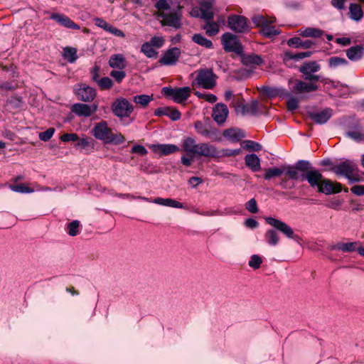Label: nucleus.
Segmentation results:
<instances>
[{"instance_id": "23", "label": "nucleus", "mask_w": 364, "mask_h": 364, "mask_svg": "<svg viewBox=\"0 0 364 364\" xmlns=\"http://www.w3.org/2000/svg\"><path fill=\"white\" fill-rule=\"evenodd\" d=\"M323 178L321 173L316 170L309 171L304 173V179L307 180L311 187L318 188Z\"/></svg>"}, {"instance_id": "49", "label": "nucleus", "mask_w": 364, "mask_h": 364, "mask_svg": "<svg viewBox=\"0 0 364 364\" xmlns=\"http://www.w3.org/2000/svg\"><path fill=\"white\" fill-rule=\"evenodd\" d=\"M258 103L257 102H252L250 104L245 105L243 107L244 114H255L257 112Z\"/></svg>"}, {"instance_id": "21", "label": "nucleus", "mask_w": 364, "mask_h": 364, "mask_svg": "<svg viewBox=\"0 0 364 364\" xmlns=\"http://www.w3.org/2000/svg\"><path fill=\"white\" fill-rule=\"evenodd\" d=\"M196 155L207 157H216L217 149L215 146L206 143L198 144Z\"/></svg>"}, {"instance_id": "50", "label": "nucleus", "mask_w": 364, "mask_h": 364, "mask_svg": "<svg viewBox=\"0 0 364 364\" xmlns=\"http://www.w3.org/2000/svg\"><path fill=\"white\" fill-rule=\"evenodd\" d=\"M347 60L345 58H339L337 56L331 57L329 59V65L331 68H336L339 65H346Z\"/></svg>"}, {"instance_id": "27", "label": "nucleus", "mask_w": 364, "mask_h": 364, "mask_svg": "<svg viewBox=\"0 0 364 364\" xmlns=\"http://www.w3.org/2000/svg\"><path fill=\"white\" fill-rule=\"evenodd\" d=\"M182 146L188 155H196L198 144L192 137H187L183 140Z\"/></svg>"}, {"instance_id": "54", "label": "nucleus", "mask_w": 364, "mask_h": 364, "mask_svg": "<svg viewBox=\"0 0 364 364\" xmlns=\"http://www.w3.org/2000/svg\"><path fill=\"white\" fill-rule=\"evenodd\" d=\"M195 129L198 133L202 134L203 136H208L209 134V131L201 122L198 121L195 123Z\"/></svg>"}, {"instance_id": "43", "label": "nucleus", "mask_w": 364, "mask_h": 364, "mask_svg": "<svg viewBox=\"0 0 364 364\" xmlns=\"http://www.w3.org/2000/svg\"><path fill=\"white\" fill-rule=\"evenodd\" d=\"M67 232L70 236H76L80 232V222L73 220L67 225Z\"/></svg>"}, {"instance_id": "63", "label": "nucleus", "mask_w": 364, "mask_h": 364, "mask_svg": "<svg viewBox=\"0 0 364 364\" xmlns=\"http://www.w3.org/2000/svg\"><path fill=\"white\" fill-rule=\"evenodd\" d=\"M287 106L289 111H294L298 108V100L294 97H291L288 100Z\"/></svg>"}, {"instance_id": "16", "label": "nucleus", "mask_w": 364, "mask_h": 364, "mask_svg": "<svg viewBox=\"0 0 364 364\" xmlns=\"http://www.w3.org/2000/svg\"><path fill=\"white\" fill-rule=\"evenodd\" d=\"M149 147L153 152L160 156L169 155L180 150L179 147L174 144H150Z\"/></svg>"}, {"instance_id": "20", "label": "nucleus", "mask_w": 364, "mask_h": 364, "mask_svg": "<svg viewBox=\"0 0 364 364\" xmlns=\"http://www.w3.org/2000/svg\"><path fill=\"white\" fill-rule=\"evenodd\" d=\"M333 110L331 108H325L321 111L310 114V117L317 124H325L332 117Z\"/></svg>"}, {"instance_id": "39", "label": "nucleus", "mask_w": 364, "mask_h": 364, "mask_svg": "<svg viewBox=\"0 0 364 364\" xmlns=\"http://www.w3.org/2000/svg\"><path fill=\"white\" fill-rule=\"evenodd\" d=\"M192 40L196 43L201 46H203L206 48H210L213 46V43L210 40L203 36L201 34L193 35V36L192 37Z\"/></svg>"}, {"instance_id": "10", "label": "nucleus", "mask_w": 364, "mask_h": 364, "mask_svg": "<svg viewBox=\"0 0 364 364\" xmlns=\"http://www.w3.org/2000/svg\"><path fill=\"white\" fill-rule=\"evenodd\" d=\"M221 41L224 49L226 51H232L236 53H240L242 51L241 44L236 36L226 33L223 35Z\"/></svg>"}, {"instance_id": "33", "label": "nucleus", "mask_w": 364, "mask_h": 364, "mask_svg": "<svg viewBox=\"0 0 364 364\" xmlns=\"http://www.w3.org/2000/svg\"><path fill=\"white\" fill-rule=\"evenodd\" d=\"M191 15L195 17H200L205 21L212 20L213 18V11L209 10H202L201 7L193 8L191 11Z\"/></svg>"}, {"instance_id": "6", "label": "nucleus", "mask_w": 364, "mask_h": 364, "mask_svg": "<svg viewBox=\"0 0 364 364\" xmlns=\"http://www.w3.org/2000/svg\"><path fill=\"white\" fill-rule=\"evenodd\" d=\"M264 220L268 225L281 232L287 237L292 239L297 242H300L301 237L296 235L294 230L286 223L272 217H266Z\"/></svg>"}, {"instance_id": "40", "label": "nucleus", "mask_w": 364, "mask_h": 364, "mask_svg": "<svg viewBox=\"0 0 364 364\" xmlns=\"http://www.w3.org/2000/svg\"><path fill=\"white\" fill-rule=\"evenodd\" d=\"M284 166L282 168H270L265 171L264 178L266 180H269L273 177H277L281 176L283 173H284Z\"/></svg>"}, {"instance_id": "7", "label": "nucleus", "mask_w": 364, "mask_h": 364, "mask_svg": "<svg viewBox=\"0 0 364 364\" xmlns=\"http://www.w3.org/2000/svg\"><path fill=\"white\" fill-rule=\"evenodd\" d=\"M191 89L189 87L171 88L164 87L162 93L166 97H171L175 102L181 104L186 101L191 95Z\"/></svg>"}, {"instance_id": "11", "label": "nucleus", "mask_w": 364, "mask_h": 364, "mask_svg": "<svg viewBox=\"0 0 364 364\" xmlns=\"http://www.w3.org/2000/svg\"><path fill=\"white\" fill-rule=\"evenodd\" d=\"M228 27L236 33H244L248 30L247 18L242 16L231 15L228 18Z\"/></svg>"}, {"instance_id": "46", "label": "nucleus", "mask_w": 364, "mask_h": 364, "mask_svg": "<svg viewBox=\"0 0 364 364\" xmlns=\"http://www.w3.org/2000/svg\"><path fill=\"white\" fill-rule=\"evenodd\" d=\"M195 95H196L200 99H203L206 102H208L210 103H214L217 101V97L210 93L207 92H200L198 91L195 92Z\"/></svg>"}, {"instance_id": "4", "label": "nucleus", "mask_w": 364, "mask_h": 364, "mask_svg": "<svg viewBox=\"0 0 364 364\" xmlns=\"http://www.w3.org/2000/svg\"><path fill=\"white\" fill-rule=\"evenodd\" d=\"M252 21L257 27L261 28L259 32L265 37L272 38L279 33V31L271 25L275 22L274 17L257 14L252 17Z\"/></svg>"}, {"instance_id": "1", "label": "nucleus", "mask_w": 364, "mask_h": 364, "mask_svg": "<svg viewBox=\"0 0 364 364\" xmlns=\"http://www.w3.org/2000/svg\"><path fill=\"white\" fill-rule=\"evenodd\" d=\"M156 16L161 18V23L174 28L181 26L182 6L174 0H159L155 4Z\"/></svg>"}, {"instance_id": "18", "label": "nucleus", "mask_w": 364, "mask_h": 364, "mask_svg": "<svg viewBox=\"0 0 364 364\" xmlns=\"http://www.w3.org/2000/svg\"><path fill=\"white\" fill-rule=\"evenodd\" d=\"M228 107L221 103L215 105L213 110V118L218 124H223L225 122L228 115Z\"/></svg>"}, {"instance_id": "35", "label": "nucleus", "mask_w": 364, "mask_h": 364, "mask_svg": "<svg viewBox=\"0 0 364 364\" xmlns=\"http://www.w3.org/2000/svg\"><path fill=\"white\" fill-rule=\"evenodd\" d=\"M284 173H286L290 178L294 180H304V173H301L298 168L294 166H284Z\"/></svg>"}, {"instance_id": "38", "label": "nucleus", "mask_w": 364, "mask_h": 364, "mask_svg": "<svg viewBox=\"0 0 364 364\" xmlns=\"http://www.w3.org/2000/svg\"><path fill=\"white\" fill-rule=\"evenodd\" d=\"M266 242L271 246H276L279 242V237L274 230H268L264 234Z\"/></svg>"}, {"instance_id": "3", "label": "nucleus", "mask_w": 364, "mask_h": 364, "mask_svg": "<svg viewBox=\"0 0 364 364\" xmlns=\"http://www.w3.org/2000/svg\"><path fill=\"white\" fill-rule=\"evenodd\" d=\"M194 77L192 85H196L206 90H211L216 85L217 76L211 69H200L191 73Z\"/></svg>"}, {"instance_id": "59", "label": "nucleus", "mask_w": 364, "mask_h": 364, "mask_svg": "<svg viewBox=\"0 0 364 364\" xmlns=\"http://www.w3.org/2000/svg\"><path fill=\"white\" fill-rule=\"evenodd\" d=\"M348 135L353 139L357 141H361L364 140V134L361 133L358 130L349 132Z\"/></svg>"}, {"instance_id": "28", "label": "nucleus", "mask_w": 364, "mask_h": 364, "mask_svg": "<svg viewBox=\"0 0 364 364\" xmlns=\"http://www.w3.org/2000/svg\"><path fill=\"white\" fill-rule=\"evenodd\" d=\"M245 161L247 166L254 172L259 171L261 169L260 159L255 154L246 155Z\"/></svg>"}, {"instance_id": "24", "label": "nucleus", "mask_w": 364, "mask_h": 364, "mask_svg": "<svg viewBox=\"0 0 364 364\" xmlns=\"http://www.w3.org/2000/svg\"><path fill=\"white\" fill-rule=\"evenodd\" d=\"M71 111L79 117H89L91 116V107L87 104H74L71 107Z\"/></svg>"}, {"instance_id": "15", "label": "nucleus", "mask_w": 364, "mask_h": 364, "mask_svg": "<svg viewBox=\"0 0 364 364\" xmlns=\"http://www.w3.org/2000/svg\"><path fill=\"white\" fill-rule=\"evenodd\" d=\"M181 55V50L178 48H172L166 51L159 60V63L164 65H173L176 63Z\"/></svg>"}, {"instance_id": "53", "label": "nucleus", "mask_w": 364, "mask_h": 364, "mask_svg": "<svg viewBox=\"0 0 364 364\" xmlns=\"http://www.w3.org/2000/svg\"><path fill=\"white\" fill-rule=\"evenodd\" d=\"M295 166L298 168L301 173H306L310 168V164L306 161H299L296 163Z\"/></svg>"}, {"instance_id": "25", "label": "nucleus", "mask_w": 364, "mask_h": 364, "mask_svg": "<svg viewBox=\"0 0 364 364\" xmlns=\"http://www.w3.org/2000/svg\"><path fill=\"white\" fill-rule=\"evenodd\" d=\"M109 65L114 69L123 70L126 68V60L122 54H114L110 56Z\"/></svg>"}, {"instance_id": "41", "label": "nucleus", "mask_w": 364, "mask_h": 364, "mask_svg": "<svg viewBox=\"0 0 364 364\" xmlns=\"http://www.w3.org/2000/svg\"><path fill=\"white\" fill-rule=\"evenodd\" d=\"M9 188L17 193H30L35 191L34 189L28 187L25 183H20L16 185H9Z\"/></svg>"}, {"instance_id": "51", "label": "nucleus", "mask_w": 364, "mask_h": 364, "mask_svg": "<svg viewBox=\"0 0 364 364\" xmlns=\"http://www.w3.org/2000/svg\"><path fill=\"white\" fill-rule=\"evenodd\" d=\"M110 75L118 82H121L124 78L126 77V73L122 70H112L110 73Z\"/></svg>"}, {"instance_id": "58", "label": "nucleus", "mask_w": 364, "mask_h": 364, "mask_svg": "<svg viewBox=\"0 0 364 364\" xmlns=\"http://www.w3.org/2000/svg\"><path fill=\"white\" fill-rule=\"evenodd\" d=\"M106 31L109 32V33H112V35L117 36V37L124 38L125 36V34L122 31L113 26L111 24L109 25Z\"/></svg>"}, {"instance_id": "52", "label": "nucleus", "mask_w": 364, "mask_h": 364, "mask_svg": "<svg viewBox=\"0 0 364 364\" xmlns=\"http://www.w3.org/2000/svg\"><path fill=\"white\" fill-rule=\"evenodd\" d=\"M55 133V129L54 128H49L45 132H41L39 134V139L41 141H48L54 134Z\"/></svg>"}, {"instance_id": "19", "label": "nucleus", "mask_w": 364, "mask_h": 364, "mask_svg": "<svg viewBox=\"0 0 364 364\" xmlns=\"http://www.w3.org/2000/svg\"><path fill=\"white\" fill-rule=\"evenodd\" d=\"M156 116H167L172 120H178L181 118V112L176 108L171 107H164L157 108L154 111Z\"/></svg>"}, {"instance_id": "62", "label": "nucleus", "mask_w": 364, "mask_h": 364, "mask_svg": "<svg viewBox=\"0 0 364 364\" xmlns=\"http://www.w3.org/2000/svg\"><path fill=\"white\" fill-rule=\"evenodd\" d=\"M164 43V40L162 37L154 36L151 39L150 43L156 48H161Z\"/></svg>"}, {"instance_id": "44", "label": "nucleus", "mask_w": 364, "mask_h": 364, "mask_svg": "<svg viewBox=\"0 0 364 364\" xmlns=\"http://www.w3.org/2000/svg\"><path fill=\"white\" fill-rule=\"evenodd\" d=\"M153 100V95H140L134 97V102L139 104L142 107H146L148 104Z\"/></svg>"}, {"instance_id": "31", "label": "nucleus", "mask_w": 364, "mask_h": 364, "mask_svg": "<svg viewBox=\"0 0 364 364\" xmlns=\"http://www.w3.org/2000/svg\"><path fill=\"white\" fill-rule=\"evenodd\" d=\"M311 54L312 53L311 51L299 52L297 53L286 52L284 55V62L286 65H289V63L290 60H299L305 58L310 57Z\"/></svg>"}, {"instance_id": "22", "label": "nucleus", "mask_w": 364, "mask_h": 364, "mask_svg": "<svg viewBox=\"0 0 364 364\" xmlns=\"http://www.w3.org/2000/svg\"><path fill=\"white\" fill-rule=\"evenodd\" d=\"M206 23L203 26L204 29L206 31V33L210 36L216 35L220 29V23H225V17L220 16L218 17V22H213L211 20L205 21Z\"/></svg>"}, {"instance_id": "17", "label": "nucleus", "mask_w": 364, "mask_h": 364, "mask_svg": "<svg viewBox=\"0 0 364 364\" xmlns=\"http://www.w3.org/2000/svg\"><path fill=\"white\" fill-rule=\"evenodd\" d=\"M50 18L65 28L75 30L80 29V26L76 24L73 21L64 14L53 13L50 15Z\"/></svg>"}, {"instance_id": "61", "label": "nucleus", "mask_w": 364, "mask_h": 364, "mask_svg": "<svg viewBox=\"0 0 364 364\" xmlns=\"http://www.w3.org/2000/svg\"><path fill=\"white\" fill-rule=\"evenodd\" d=\"M132 152L139 154L141 156L147 154L148 151L142 145H135L132 148Z\"/></svg>"}, {"instance_id": "37", "label": "nucleus", "mask_w": 364, "mask_h": 364, "mask_svg": "<svg viewBox=\"0 0 364 364\" xmlns=\"http://www.w3.org/2000/svg\"><path fill=\"white\" fill-rule=\"evenodd\" d=\"M63 56L69 63H73L77 59V49L73 47H65L63 48Z\"/></svg>"}, {"instance_id": "55", "label": "nucleus", "mask_w": 364, "mask_h": 364, "mask_svg": "<svg viewBox=\"0 0 364 364\" xmlns=\"http://www.w3.org/2000/svg\"><path fill=\"white\" fill-rule=\"evenodd\" d=\"M246 209L250 212L251 213H256L258 211L257 204L255 199L252 198L250 199L246 204H245Z\"/></svg>"}, {"instance_id": "26", "label": "nucleus", "mask_w": 364, "mask_h": 364, "mask_svg": "<svg viewBox=\"0 0 364 364\" xmlns=\"http://www.w3.org/2000/svg\"><path fill=\"white\" fill-rule=\"evenodd\" d=\"M223 136L228 140L236 142L245 137L244 132L238 128H230L223 132Z\"/></svg>"}, {"instance_id": "12", "label": "nucleus", "mask_w": 364, "mask_h": 364, "mask_svg": "<svg viewBox=\"0 0 364 364\" xmlns=\"http://www.w3.org/2000/svg\"><path fill=\"white\" fill-rule=\"evenodd\" d=\"M320 70V65L315 61L304 63L299 68V71L304 74V79L316 82L318 80V75H314Z\"/></svg>"}, {"instance_id": "32", "label": "nucleus", "mask_w": 364, "mask_h": 364, "mask_svg": "<svg viewBox=\"0 0 364 364\" xmlns=\"http://www.w3.org/2000/svg\"><path fill=\"white\" fill-rule=\"evenodd\" d=\"M360 245V242H338L334 248L344 252H351L355 250L358 251Z\"/></svg>"}, {"instance_id": "60", "label": "nucleus", "mask_w": 364, "mask_h": 364, "mask_svg": "<svg viewBox=\"0 0 364 364\" xmlns=\"http://www.w3.org/2000/svg\"><path fill=\"white\" fill-rule=\"evenodd\" d=\"M301 39L299 37H294L287 41V44L289 46L294 48H300L301 45Z\"/></svg>"}, {"instance_id": "14", "label": "nucleus", "mask_w": 364, "mask_h": 364, "mask_svg": "<svg viewBox=\"0 0 364 364\" xmlns=\"http://www.w3.org/2000/svg\"><path fill=\"white\" fill-rule=\"evenodd\" d=\"M342 190V186L337 182H332L329 179L323 178L318 188L320 193L330 195L332 193H338Z\"/></svg>"}, {"instance_id": "48", "label": "nucleus", "mask_w": 364, "mask_h": 364, "mask_svg": "<svg viewBox=\"0 0 364 364\" xmlns=\"http://www.w3.org/2000/svg\"><path fill=\"white\" fill-rule=\"evenodd\" d=\"M262 263V258L257 255H253L251 256L250 259L248 262V264L250 267L254 269H257L260 267Z\"/></svg>"}, {"instance_id": "34", "label": "nucleus", "mask_w": 364, "mask_h": 364, "mask_svg": "<svg viewBox=\"0 0 364 364\" xmlns=\"http://www.w3.org/2000/svg\"><path fill=\"white\" fill-rule=\"evenodd\" d=\"M349 16L354 21H360L363 16L361 6L357 4H350L349 6Z\"/></svg>"}, {"instance_id": "29", "label": "nucleus", "mask_w": 364, "mask_h": 364, "mask_svg": "<svg viewBox=\"0 0 364 364\" xmlns=\"http://www.w3.org/2000/svg\"><path fill=\"white\" fill-rule=\"evenodd\" d=\"M364 55V48L362 46H355L346 50L347 57L353 61L362 58Z\"/></svg>"}, {"instance_id": "13", "label": "nucleus", "mask_w": 364, "mask_h": 364, "mask_svg": "<svg viewBox=\"0 0 364 364\" xmlns=\"http://www.w3.org/2000/svg\"><path fill=\"white\" fill-rule=\"evenodd\" d=\"M75 91L78 99L83 102H92L97 95L94 88L85 84L79 85Z\"/></svg>"}, {"instance_id": "64", "label": "nucleus", "mask_w": 364, "mask_h": 364, "mask_svg": "<svg viewBox=\"0 0 364 364\" xmlns=\"http://www.w3.org/2000/svg\"><path fill=\"white\" fill-rule=\"evenodd\" d=\"M350 191L355 195L363 196V195H364V186H363V185L353 186L350 188Z\"/></svg>"}, {"instance_id": "47", "label": "nucleus", "mask_w": 364, "mask_h": 364, "mask_svg": "<svg viewBox=\"0 0 364 364\" xmlns=\"http://www.w3.org/2000/svg\"><path fill=\"white\" fill-rule=\"evenodd\" d=\"M97 83L102 90L110 89L113 85L112 80L108 77H104L99 79V80L97 81Z\"/></svg>"}, {"instance_id": "30", "label": "nucleus", "mask_w": 364, "mask_h": 364, "mask_svg": "<svg viewBox=\"0 0 364 364\" xmlns=\"http://www.w3.org/2000/svg\"><path fill=\"white\" fill-rule=\"evenodd\" d=\"M152 203L164 206L183 208V203L171 198H156L152 200Z\"/></svg>"}, {"instance_id": "9", "label": "nucleus", "mask_w": 364, "mask_h": 364, "mask_svg": "<svg viewBox=\"0 0 364 364\" xmlns=\"http://www.w3.org/2000/svg\"><path fill=\"white\" fill-rule=\"evenodd\" d=\"M290 91L294 94H301L316 91L318 89L317 85L312 81L305 82L297 79H290L288 82Z\"/></svg>"}, {"instance_id": "5", "label": "nucleus", "mask_w": 364, "mask_h": 364, "mask_svg": "<svg viewBox=\"0 0 364 364\" xmlns=\"http://www.w3.org/2000/svg\"><path fill=\"white\" fill-rule=\"evenodd\" d=\"M332 171L339 176H343L350 181H358L357 166L351 161L346 160L332 168Z\"/></svg>"}, {"instance_id": "36", "label": "nucleus", "mask_w": 364, "mask_h": 364, "mask_svg": "<svg viewBox=\"0 0 364 364\" xmlns=\"http://www.w3.org/2000/svg\"><path fill=\"white\" fill-rule=\"evenodd\" d=\"M300 36L303 37L318 38L322 36V31L320 29L314 28H301L298 31Z\"/></svg>"}, {"instance_id": "42", "label": "nucleus", "mask_w": 364, "mask_h": 364, "mask_svg": "<svg viewBox=\"0 0 364 364\" xmlns=\"http://www.w3.org/2000/svg\"><path fill=\"white\" fill-rule=\"evenodd\" d=\"M141 50L148 58H156L157 55V52L154 49L153 46L148 42L141 46Z\"/></svg>"}, {"instance_id": "45", "label": "nucleus", "mask_w": 364, "mask_h": 364, "mask_svg": "<svg viewBox=\"0 0 364 364\" xmlns=\"http://www.w3.org/2000/svg\"><path fill=\"white\" fill-rule=\"evenodd\" d=\"M241 153V149H223L221 150H217V156L216 157H222V156H234L239 155Z\"/></svg>"}, {"instance_id": "2", "label": "nucleus", "mask_w": 364, "mask_h": 364, "mask_svg": "<svg viewBox=\"0 0 364 364\" xmlns=\"http://www.w3.org/2000/svg\"><path fill=\"white\" fill-rule=\"evenodd\" d=\"M91 133L95 139L105 144L119 145L125 141L124 136L119 132H114L106 121H101L95 124Z\"/></svg>"}, {"instance_id": "8", "label": "nucleus", "mask_w": 364, "mask_h": 364, "mask_svg": "<svg viewBox=\"0 0 364 364\" xmlns=\"http://www.w3.org/2000/svg\"><path fill=\"white\" fill-rule=\"evenodd\" d=\"M112 112L117 117H129L134 110L133 105L125 98L120 97L114 100L112 105Z\"/></svg>"}, {"instance_id": "56", "label": "nucleus", "mask_w": 364, "mask_h": 364, "mask_svg": "<svg viewBox=\"0 0 364 364\" xmlns=\"http://www.w3.org/2000/svg\"><path fill=\"white\" fill-rule=\"evenodd\" d=\"M245 61L246 63L252 64V65H259L262 63V60L259 55H249L245 58Z\"/></svg>"}, {"instance_id": "57", "label": "nucleus", "mask_w": 364, "mask_h": 364, "mask_svg": "<svg viewBox=\"0 0 364 364\" xmlns=\"http://www.w3.org/2000/svg\"><path fill=\"white\" fill-rule=\"evenodd\" d=\"M60 139L63 142L77 141L79 140L77 134L75 133L64 134Z\"/></svg>"}]
</instances>
